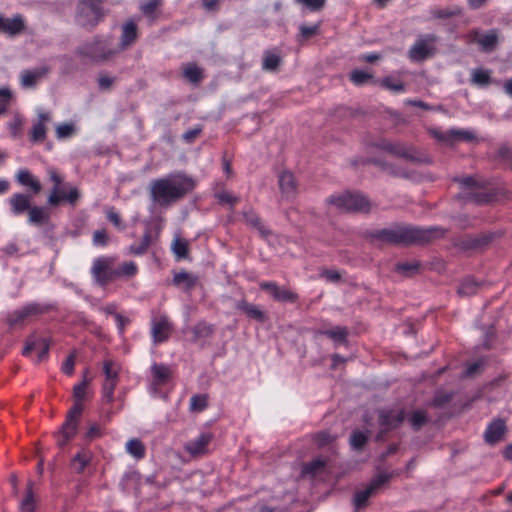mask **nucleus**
Instances as JSON below:
<instances>
[{
  "instance_id": "obj_1",
  "label": "nucleus",
  "mask_w": 512,
  "mask_h": 512,
  "mask_svg": "<svg viewBox=\"0 0 512 512\" xmlns=\"http://www.w3.org/2000/svg\"><path fill=\"white\" fill-rule=\"evenodd\" d=\"M446 232V229L439 226L421 228L412 225H395L392 228L370 231L368 237L371 241L390 245H412L425 244L443 238Z\"/></svg>"
},
{
  "instance_id": "obj_2",
  "label": "nucleus",
  "mask_w": 512,
  "mask_h": 512,
  "mask_svg": "<svg viewBox=\"0 0 512 512\" xmlns=\"http://www.w3.org/2000/svg\"><path fill=\"white\" fill-rule=\"evenodd\" d=\"M195 187L196 182L191 176L177 171L153 180L150 195L156 204L167 207L186 197Z\"/></svg>"
},
{
  "instance_id": "obj_3",
  "label": "nucleus",
  "mask_w": 512,
  "mask_h": 512,
  "mask_svg": "<svg viewBox=\"0 0 512 512\" xmlns=\"http://www.w3.org/2000/svg\"><path fill=\"white\" fill-rule=\"evenodd\" d=\"M138 273V266L133 261H127L116 265L115 256H99L93 260L90 274L100 287H106L110 283L122 278H132Z\"/></svg>"
},
{
  "instance_id": "obj_4",
  "label": "nucleus",
  "mask_w": 512,
  "mask_h": 512,
  "mask_svg": "<svg viewBox=\"0 0 512 512\" xmlns=\"http://www.w3.org/2000/svg\"><path fill=\"white\" fill-rule=\"evenodd\" d=\"M91 379L86 375L82 382L73 387L74 403L66 414L64 423L57 436V444L61 447L65 446L77 434L81 416L84 411L83 401L90 397L88 386Z\"/></svg>"
},
{
  "instance_id": "obj_5",
  "label": "nucleus",
  "mask_w": 512,
  "mask_h": 512,
  "mask_svg": "<svg viewBox=\"0 0 512 512\" xmlns=\"http://www.w3.org/2000/svg\"><path fill=\"white\" fill-rule=\"evenodd\" d=\"M53 310H56V305L53 303L29 302L9 312L6 317V323L10 328L23 326L30 318L49 313Z\"/></svg>"
},
{
  "instance_id": "obj_6",
  "label": "nucleus",
  "mask_w": 512,
  "mask_h": 512,
  "mask_svg": "<svg viewBox=\"0 0 512 512\" xmlns=\"http://www.w3.org/2000/svg\"><path fill=\"white\" fill-rule=\"evenodd\" d=\"M47 175L54 186L48 196V203L51 206H58L62 202H68L71 205H75L80 198V192L76 187L70 188L67 192L61 189V185L64 183V177L54 167L47 169Z\"/></svg>"
},
{
  "instance_id": "obj_7",
  "label": "nucleus",
  "mask_w": 512,
  "mask_h": 512,
  "mask_svg": "<svg viewBox=\"0 0 512 512\" xmlns=\"http://www.w3.org/2000/svg\"><path fill=\"white\" fill-rule=\"evenodd\" d=\"M105 18L104 8L88 0H78L75 22L80 27L91 31Z\"/></svg>"
},
{
  "instance_id": "obj_8",
  "label": "nucleus",
  "mask_w": 512,
  "mask_h": 512,
  "mask_svg": "<svg viewBox=\"0 0 512 512\" xmlns=\"http://www.w3.org/2000/svg\"><path fill=\"white\" fill-rule=\"evenodd\" d=\"M456 181L462 188V192L458 195L461 200L476 204H487L495 199V194L484 190L483 184L472 176L457 178Z\"/></svg>"
},
{
  "instance_id": "obj_9",
  "label": "nucleus",
  "mask_w": 512,
  "mask_h": 512,
  "mask_svg": "<svg viewBox=\"0 0 512 512\" xmlns=\"http://www.w3.org/2000/svg\"><path fill=\"white\" fill-rule=\"evenodd\" d=\"M328 204L347 212L368 213L371 209V202L360 193L344 192L339 195H332L327 199Z\"/></svg>"
},
{
  "instance_id": "obj_10",
  "label": "nucleus",
  "mask_w": 512,
  "mask_h": 512,
  "mask_svg": "<svg viewBox=\"0 0 512 512\" xmlns=\"http://www.w3.org/2000/svg\"><path fill=\"white\" fill-rule=\"evenodd\" d=\"M404 408H383L378 410V424L380 430L376 435V441H384L387 434L397 429L405 420Z\"/></svg>"
},
{
  "instance_id": "obj_11",
  "label": "nucleus",
  "mask_w": 512,
  "mask_h": 512,
  "mask_svg": "<svg viewBox=\"0 0 512 512\" xmlns=\"http://www.w3.org/2000/svg\"><path fill=\"white\" fill-rule=\"evenodd\" d=\"M174 331L170 317L163 313L153 314L150 321V335L153 344L167 342Z\"/></svg>"
},
{
  "instance_id": "obj_12",
  "label": "nucleus",
  "mask_w": 512,
  "mask_h": 512,
  "mask_svg": "<svg viewBox=\"0 0 512 512\" xmlns=\"http://www.w3.org/2000/svg\"><path fill=\"white\" fill-rule=\"evenodd\" d=\"M437 40L438 38L434 34L420 36L408 51L409 59L413 62H421L434 56Z\"/></svg>"
},
{
  "instance_id": "obj_13",
  "label": "nucleus",
  "mask_w": 512,
  "mask_h": 512,
  "mask_svg": "<svg viewBox=\"0 0 512 512\" xmlns=\"http://www.w3.org/2000/svg\"><path fill=\"white\" fill-rule=\"evenodd\" d=\"M392 477L393 473H382L374 477L364 490H361L355 494V508L359 510L367 506L369 498L382 490L390 482Z\"/></svg>"
},
{
  "instance_id": "obj_14",
  "label": "nucleus",
  "mask_w": 512,
  "mask_h": 512,
  "mask_svg": "<svg viewBox=\"0 0 512 512\" xmlns=\"http://www.w3.org/2000/svg\"><path fill=\"white\" fill-rule=\"evenodd\" d=\"M76 53L80 56L99 61L109 59L116 51L109 48L106 41L101 37L96 36L93 41L86 42L78 47Z\"/></svg>"
},
{
  "instance_id": "obj_15",
  "label": "nucleus",
  "mask_w": 512,
  "mask_h": 512,
  "mask_svg": "<svg viewBox=\"0 0 512 512\" xmlns=\"http://www.w3.org/2000/svg\"><path fill=\"white\" fill-rule=\"evenodd\" d=\"M261 290L269 292L271 297L281 303H296L299 295L287 287H280L274 281H262L259 284Z\"/></svg>"
},
{
  "instance_id": "obj_16",
  "label": "nucleus",
  "mask_w": 512,
  "mask_h": 512,
  "mask_svg": "<svg viewBox=\"0 0 512 512\" xmlns=\"http://www.w3.org/2000/svg\"><path fill=\"white\" fill-rule=\"evenodd\" d=\"M492 239L493 235L491 233L465 235L464 237L457 239L454 245L463 251L478 250L487 246Z\"/></svg>"
},
{
  "instance_id": "obj_17",
  "label": "nucleus",
  "mask_w": 512,
  "mask_h": 512,
  "mask_svg": "<svg viewBox=\"0 0 512 512\" xmlns=\"http://www.w3.org/2000/svg\"><path fill=\"white\" fill-rule=\"evenodd\" d=\"M507 431L506 421L496 418L488 423L483 433V439L486 444L493 446L504 439Z\"/></svg>"
},
{
  "instance_id": "obj_18",
  "label": "nucleus",
  "mask_w": 512,
  "mask_h": 512,
  "mask_svg": "<svg viewBox=\"0 0 512 512\" xmlns=\"http://www.w3.org/2000/svg\"><path fill=\"white\" fill-rule=\"evenodd\" d=\"M466 39L468 43H478L483 51H492L498 42L497 30H490L487 34L481 36L477 29L467 33Z\"/></svg>"
},
{
  "instance_id": "obj_19",
  "label": "nucleus",
  "mask_w": 512,
  "mask_h": 512,
  "mask_svg": "<svg viewBox=\"0 0 512 512\" xmlns=\"http://www.w3.org/2000/svg\"><path fill=\"white\" fill-rule=\"evenodd\" d=\"M151 389L155 393H160L161 389L166 386L171 379V369L165 364L154 363L151 366Z\"/></svg>"
},
{
  "instance_id": "obj_20",
  "label": "nucleus",
  "mask_w": 512,
  "mask_h": 512,
  "mask_svg": "<svg viewBox=\"0 0 512 512\" xmlns=\"http://www.w3.org/2000/svg\"><path fill=\"white\" fill-rule=\"evenodd\" d=\"M25 29V21L23 16L18 14L12 18H6L0 14V33L7 36H16Z\"/></svg>"
},
{
  "instance_id": "obj_21",
  "label": "nucleus",
  "mask_w": 512,
  "mask_h": 512,
  "mask_svg": "<svg viewBox=\"0 0 512 512\" xmlns=\"http://www.w3.org/2000/svg\"><path fill=\"white\" fill-rule=\"evenodd\" d=\"M213 435L210 432H203L195 439L188 441L185 444V451L192 456L203 455L208 450V445L211 443Z\"/></svg>"
},
{
  "instance_id": "obj_22",
  "label": "nucleus",
  "mask_w": 512,
  "mask_h": 512,
  "mask_svg": "<svg viewBox=\"0 0 512 512\" xmlns=\"http://www.w3.org/2000/svg\"><path fill=\"white\" fill-rule=\"evenodd\" d=\"M315 336L321 335L331 339L335 346L346 345L349 331L345 326H335L332 328L320 327L314 329Z\"/></svg>"
},
{
  "instance_id": "obj_23",
  "label": "nucleus",
  "mask_w": 512,
  "mask_h": 512,
  "mask_svg": "<svg viewBox=\"0 0 512 512\" xmlns=\"http://www.w3.org/2000/svg\"><path fill=\"white\" fill-rule=\"evenodd\" d=\"M50 342L47 338H28L22 351L24 356H28L33 350L38 351V362L46 359L49 354Z\"/></svg>"
},
{
  "instance_id": "obj_24",
  "label": "nucleus",
  "mask_w": 512,
  "mask_h": 512,
  "mask_svg": "<svg viewBox=\"0 0 512 512\" xmlns=\"http://www.w3.org/2000/svg\"><path fill=\"white\" fill-rule=\"evenodd\" d=\"M433 135L436 139L453 143L455 141H473L475 139V135L470 130L465 129H451L446 132L434 131Z\"/></svg>"
},
{
  "instance_id": "obj_25",
  "label": "nucleus",
  "mask_w": 512,
  "mask_h": 512,
  "mask_svg": "<svg viewBox=\"0 0 512 512\" xmlns=\"http://www.w3.org/2000/svg\"><path fill=\"white\" fill-rule=\"evenodd\" d=\"M139 37L138 26L134 19H128L121 27L120 49L132 46Z\"/></svg>"
},
{
  "instance_id": "obj_26",
  "label": "nucleus",
  "mask_w": 512,
  "mask_h": 512,
  "mask_svg": "<svg viewBox=\"0 0 512 512\" xmlns=\"http://www.w3.org/2000/svg\"><path fill=\"white\" fill-rule=\"evenodd\" d=\"M9 205L13 215L20 216L25 212H28L31 205V196L24 193H14L9 198Z\"/></svg>"
},
{
  "instance_id": "obj_27",
  "label": "nucleus",
  "mask_w": 512,
  "mask_h": 512,
  "mask_svg": "<svg viewBox=\"0 0 512 512\" xmlns=\"http://www.w3.org/2000/svg\"><path fill=\"white\" fill-rule=\"evenodd\" d=\"M93 459V452L87 448L82 447L70 461L71 468L78 474H81L90 465Z\"/></svg>"
},
{
  "instance_id": "obj_28",
  "label": "nucleus",
  "mask_w": 512,
  "mask_h": 512,
  "mask_svg": "<svg viewBox=\"0 0 512 512\" xmlns=\"http://www.w3.org/2000/svg\"><path fill=\"white\" fill-rule=\"evenodd\" d=\"M16 180L20 185L29 187L32 195H37L42 190L41 183L28 169H19L16 173Z\"/></svg>"
},
{
  "instance_id": "obj_29",
  "label": "nucleus",
  "mask_w": 512,
  "mask_h": 512,
  "mask_svg": "<svg viewBox=\"0 0 512 512\" xmlns=\"http://www.w3.org/2000/svg\"><path fill=\"white\" fill-rule=\"evenodd\" d=\"M49 120L48 113H40L39 120L33 124L30 132V141L33 143H41L45 140L47 134L46 122Z\"/></svg>"
},
{
  "instance_id": "obj_30",
  "label": "nucleus",
  "mask_w": 512,
  "mask_h": 512,
  "mask_svg": "<svg viewBox=\"0 0 512 512\" xmlns=\"http://www.w3.org/2000/svg\"><path fill=\"white\" fill-rule=\"evenodd\" d=\"M244 221L247 225L250 227L256 229L261 236H268L270 235V231L265 227V225L262 222V219L259 217L257 212L253 208H248L242 212Z\"/></svg>"
},
{
  "instance_id": "obj_31",
  "label": "nucleus",
  "mask_w": 512,
  "mask_h": 512,
  "mask_svg": "<svg viewBox=\"0 0 512 512\" xmlns=\"http://www.w3.org/2000/svg\"><path fill=\"white\" fill-rule=\"evenodd\" d=\"M279 188L284 197L291 198L295 196L297 185L291 172L284 171L279 175Z\"/></svg>"
},
{
  "instance_id": "obj_32",
  "label": "nucleus",
  "mask_w": 512,
  "mask_h": 512,
  "mask_svg": "<svg viewBox=\"0 0 512 512\" xmlns=\"http://www.w3.org/2000/svg\"><path fill=\"white\" fill-rule=\"evenodd\" d=\"M163 0H141L139 10L141 13L153 23L159 16L158 9L162 6Z\"/></svg>"
},
{
  "instance_id": "obj_33",
  "label": "nucleus",
  "mask_w": 512,
  "mask_h": 512,
  "mask_svg": "<svg viewBox=\"0 0 512 512\" xmlns=\"http://www.w3.org/2000/svg\"><path fill=\"white\" fill-rule=\"evenodd\" d=\"M49 72L48 67H40L34 70H25L21 76V83L23 87H34L37 82L45 77Z\"/></svg>"
},
{
  "instance_id": "obj_34",
  "label": "nucleus",
  "mask_w": 512,
  "mask_h": 512,
  "mask_svg": "<svg viewBox=\"0 0 512 512\" xmlns=\"http://www.w3.org/2000/svg\"><path fill=\"white\" fill-rule=\"evenodd\" d=\"M198 282V277L186 271H180L173 276V284L183 287L186 291L193 289Z\"/></svg>"
},
{
  "instance_id": "obj_35",
  "label": "nucleus",
  "mask_w": 512,
  "mask_h": 512,
  "mask_svg": "<svg viewBox=\"0 0 512 512\" xmlns=\"http://www.w3.org/2000/svg\"><path fill=\"white\" fill-rule=\"evenodd\" d=\"M50 219L49 212L40 206H32L28 211V223L35 226H42Z\"/></svg>"
},
{
  "instance_id": "obj_36",
  "label": "nucleus",
  "mask_w": 512,
  "mask_h": 512,
  "mask_svg": "<svg viewBox=\"0 0 512 512\" xmlns=\"http://www.w3.org/2000/svg\"><path fill=\"white\" fill-rule=\"evenodd\" d=\"M237 309L244 312L249 318L263 323L266 319L265 313L255 304L248 303L247 301H240L237 304Z\"/></svg>"
},
{
  "instance_id": "obj_37",
  "label": "nucleus",
  "mask_w": 512,
  "mask_h": 512,
  "mask_svg": "<svg viewBox=\"0 0 512 512\" xmlns=\"http://www.w3.org/2000/svg\"><path fill=\"white\" fill-rule=\"evenodd\" d=\"M34 483L29 481L26 486V493L19 507V512H35L37 500L33 492Z\"/></svg>"
},
{
  "instance_id": "obj_38",
  "label": "nucleus",
  "mask_w": 512,
  "mask_h": 512,
  "mask_svg": "<svg viewBox=\"0 0 512 512\" xmlns=\"http://www.w3.org/2000/svg\"><path fill=\"white\" fill-rule=\"evenodd\" d=\"M105 434L106 428L104 424L102 425L97 422H90L86 431L83 433L82 438L85 442L90 443L96 439L102 438Z\"/></svg>"
},
{
  "instance_id": "obj_39",
  "label": "nucleus",
  "mask_w": 512,
  "mask_h": 512,
  "mask_svg": "<svg viewBox=\"0 0 512 512\" xmlns=\"http://www.w3.org/2000/svg\"><path fill=\"white\" fill-rule=\"evenodd\" d=\"M431 18L433 19H449L452 17L461 16L463 10L459 6H452L448 8L433 7L429 10Z\"/></svg>"
},
{
  "instance_id": "obj_40",
  "label": "nucleus",
  "mask_w": 512,
  "mask_h": 512,
  "mask_svg": "<svg viewBox=\"0 0 512 512\" xmlns=\"http://www.w3.org/2000/svg\"><path fill=\"white\" fill-rule=\"evenodd\" d=\"M327 465V460L323 458H315L310 462H307L302 467V475L303 476H311L315 477L319 472H321Z\"/></svg>"
},
{
  "instance_id": "obj_41",
  "label": "nucleus",
  "mask_w": 512,
  "mask_h": 512,
  "mask_svg": "<svg viewBox=\"0 0 512 512\" xmlns=\"http://www.w3.org/2000/svg\"><path fill=\"white\" fill-rule=\"evenodd\" d=\"M151 241H152L151 232L149 230H147L144 233V235L139 243H133L129 246V252L136 256L144 255L147 252V250L151 244Z\"/></svg>"
},
{
  "instance_id": "obj_42",
  "label": "nucleus",
  "mask_w": 512,
  "mask_h": 512,
  "mask_svg": "<svg viewBox=\"0 0 512 512\" xmlns=\"http://www.w3.org/2000/svg\"><path fill=\"white\" fill-rule=\"evenodd\" d=\"M126 452L135 459L140 460L145 457L146 449L141 440L133 438L126 443Z\"/></svg>"
},
{
  "instance_id": "obj_43",
  "label": "nucleus",
  "mask_w": 512,
  "mask_h": 512,
  "mask_svg": "<svg viewBox=\"0 0 512 512\" xmlns=\"http://www.w3.org/2000/svg\"><path fill=\"white\" fill-rule=\"evenodd\" d=\"M281 62V57L278 54L267 50L263 55L262 69L265 71H276Z\"/></svg>"
},
{
  "instance_id": "obj_44",
  "label": "nucleus",
  "mask_w": 512,
  "mask_h": 512,
  "mask_svg": "<svg viewBox=\"0 0 512 512\" xmlns=\"http://www.w3.org/2000/svg\"><path fill=\"white\" fill-rule=\"evenodd\" d=\"M382 148L396 156H399V157H402L405 159H413L411 151L400 143L384 142L382 144Z\"/></svg>"
},
{
  "instance_id": "obj_45",
  "label": "nucleus",
  "mask_w": 512,
  "mask_h": 512,
  "mask_svg": "<svg viewBox=\"0 0 512 512\" xmlns=\"http://www.w3.org/2000/svg\"><path fill=\"white\" fill-rule=\"evenodd\" d=\"M409 424L414 431H419L429 421L427 413L423 410H415L408 417Z\"/></svg>"
},
{
  "instance_id": "obj_46",
  "label": "nucleus",
  "mask_w": 512,
  "mask_h": 512,
  "mask_svg": "<svg viewBox=\"0 0 512 512\" xmlns=\"http://www.w3.org/2000/svg\"><path fill=\"white\" fill-rule=\"evenodd\" d=\"M215 328L212 324L205 321L198 322L193 328L192 333L195 339H205L213 335Z\"/></svg>"
},
{
  "instance_id": "obj_47",
  "label": "nucleus",
  "mask_w": 512,
  "mask_h": 512,
  "mask_svg": "<svg viewBox=\"0 0 512 512\" xmlns=\"http://www.w3.org/2000/svg\"><path fill=\"white\" fill-rule=\"evenodd\" d=\"M183 75L193 84H198L203 77L202 70L194 63H189L184 67Z\"/></svg>"
},
{
  "instance_id": "obj_48",
  "label": "nucleus",
  "mask_w": 512,
  "mask_h": 512,
  "mask_svg": "<svg viewBox=\"0 0 512 512\" xmlns=\"http://www.w3.org/2000/svg\"><path fill=\"white\" fill-rule=\"evenodd\" d=\"M369 438V432L354 430L350 436V445L354 450H361L366 445Z\"/></svg>"
},
{
  "instance_id": "obj_49",
  "label": "nucleus",
  "mask_w": 512,
  "mask_h": 512,
  "mask_svg": "<svg viewBox=\"0 0 512 512\" xmlns=\"http://www.w3.org/2000/svg\"><path fill=\"white\" fill-rule=\"evenodd\" d=\"M104 381H119V369L115 362L112 360H105L103 362Z\"/></svg>"
},
{
  "instance_id": "obj_50",
  "label": "nucleus",
  "mask_w": 512,
  "mask_h": 512,
  "mask_svg": "<svg viewBox=\"0 0 512 512\" xmlns=\"http://www.w3.org/2000/svg\"><path fill=\"white\" fill-rule=\"evenodd\" d=\"M172 251L178 260L187 258L189 253L188 242L180 238L175 239L172 244Z\"/></svg>"
},
{
  "instance_id": "obj_51",
  "label": "nucleus",
  "mask_w": 512,
  "mask_h": 512,
  "mask_svg": "<svg viewBox=\"0 0 512 512\" xmlns=\"http://www.w3.org/2000/svg\"><path fill=\"white\" fill-rule=\"evenodd\" d=\"M208 407V396L205 394H195L190 398V410L193 412H202Z\"/></svg>"
},
{
  "instance_id": "obj_52",
  "label": "nucleus",
  "mask_w": 512,
  "mask_h": 512,
  "mask_svg": "<svg viewBox=\"0 0 512 512\" xmlns=\"http://www.w3.org/2000/svg\"><path fill=\"white\" fill-rule=\"evenodd\" d=\"M119 381H104L102 385V399L111 404L114 401V392Z\"/></svg>"
},
{
  "instance_id": "obj_53",
  "label": "nucleus",
  "mask_w": 512,
  "mask_h": 512,
  "mask_svg": "<svg viewBox=\"0 0 512 512\" xmlns=\"http://www.w3.org/2000/svg\"><path fill=\"white\" fill-rule=\"evenodd\" d=\"M478 284L472 278H467L461 282L458 293L461 296H471L477 292Z\"/></svg>"
},
{
  "instance_id": "obj_54",
  "label": "nucleus",
  "mask_w": 512,
  "mask_h": 512,
  "mask_svg": "<svg viewBox=\"0 0 512 512\" xmlns=\"http://www.w3.org/2000/svg\"><path fill=\"white\" fill-rule=\"evenodd\" d=\"M491 76L488 70L475 69L472 72V82L480 86H486L490 83Z\"/></svg>"
},
{
  "instance_id": "obj_55",
  "label": "nucleus",
  "mask_w": 512,
  "mask_h": 512,
  "mask_svg": "<svg viewBox=\"0 0 512 512\" xmlns=\"http://www.w3.org/2000/svg\"><path fill=\"white\" fill-rule=\"evenodd\" d=\"M371 79H372V75L363 70L355 69L350 73L351 82L357 86L364 85Z\"/></svg>"
},
{
  "instance_id": "obj_56",
  "label": "nucleus",
  "mask_w": 512,
  "mask_h": 512,
  "mask_svg": "<svg viewBox=\"0 0 512 512\" xmlns=\"http://www.w3.org/2000/svg\"><path fill=\"white\" fill-rule=\"evenodd\" d=\"M12 97L13 95L9 88L0 87V116L7 112Z\"/></svg>"
},
{
  "instance_id": "obj_57",
  "label": "nucleus",
  "mask_w": 512,
  "mask_h": 512,
  "mask_svg": "<svg viewBox=\"0 0 512 512\" xmlns=\"http://www.w3.org/2000/svg\"><path fill=\"white\" fill-rule=\"evenodd\" d=\"M419 263L418 262H400L396 265V271L409 276L413 273H416L419 270Z\"/></svg>"
},
{
  "instance_id": "obj_58",
  "label": "nucleus",
  "mask_w": 512,
  "mask_h": 512,
  "mask_svg": "<svg viewBox=\"0 0 512 512\" xmlns=\"http://www.w3.org/2000/svg\"><path fill=\"white\" fill-rule=\"evenodd\" d=\"M381 86L385 89L391 90L395 93H400L405 91V87L403 82L401 81H395L391 77H385L381 81Z\"/></svg>"
},
{
  "instance_id": "obj_59",
  "label": "nucleus",
  "mask_w": 512,
  "mask_h": 512,
  "mask_svg": "<svg viewBox=\"0 0 512 512\" xmlns=\"http://www.w3.org/2000/svg\"><path fill=\"white\" fill-rule=\"evenodd\" d=\"M311 12H317L324 8L326 0H294Z\"/></svg>"
},
{
  "instance_id": "obj_60",
  "label": "nucleus",
  "mask_w": 512,
  "mask_h": 512,
  "mask_svg": "<svg viewBox=\"0 0 512 512\" xmlns=\"http://www.w3.org/2000/svg\"><path fill=\"white\" fill-rule=\"evenodd\" d=\"M215 197L221 204H229L231 206H234L238 203L239 198L234 196L228 191H220L215 194Z\"/></svg>"
},
{
  "instance_id": "obj_61",
  "label": "nucleus",
  "mask_w": 512,
  "mask_h": 512,
  "mask_svg": "<svg viewBox=\"0 0 512 512\" xmlns=\"http://www.w3.org/2000/svg\"><path fill=\"white\" fill-rule=\"evenodd\" d=\"M335 437L328 431H320L314 435V441L319 447L329 445L334 441Z\"/></svg>"
},
{
  "instance_id": "obj_62",
  "label": "nucleus",
  "mask_w": 512,
  "mask_h": 512,
  "mask_svg": "<svg viewBox=\"0 0 512 512\" xmlns=\"http://www.w3.org/2000/svg\"><path fill=\"white\" fill-rule=\"evenodd\" d=\"M107 219L117 228L123 229L122 219L120 214L115 210V208L111 207L106 212Z\"/></svg>"
},
{
  "instance_id": "obj_63",
  "label": "nucleus",
  "mask_w": 512,
  "mask_h": 512,
  "mask_svg": "<svg viewBox=\"0 0 512 512\" xmlns=\"http://www.w3.org/2000/svg\"><path fill=\"white\" fill-rule=\"evenodd\" d=\"M320 23L314 24L312 26L301 25L300 26V34L302 38L309 39L310 37L319 33Z\"/></svg>"
},
{
  "instance_id": "obj_64",
  "label": "nucleus",
  "mask_w": 512,
  "mask_h": 512,
  "mask_svg": "<svg viewBox=\"0 0 512 512\" xmlns=\"http://www.w3.org/2000/svg\"><path fill=\"white\" fill-rule=\"evenodd\" d=\"M93 244L104 247L108 244V236L104 229L96 230L93 234Z\"/></svg>"
}]
</instances>
